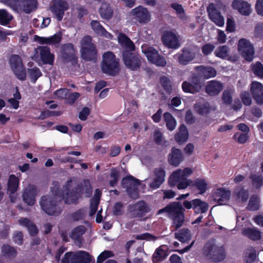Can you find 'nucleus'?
Returning a JSON list of instances; mask_svg holds the SVG:
<instances>
[{
    "instance_id": "nucleus-24",
    "label": "nucleus",
    "mask_w": 263,
    "mask_h": 263,
    "mask_svg": "<svg viewBox=\"0 0 263 263\" xmlns=\"http://www.w3.org/2000/svg\"><path fill=\"white\" fill-rule=\"evenodd\" d=\"M251 91L254 100L259 104H263V86L256 81H254L251 84Z\"/></svg>"
},
{
    "instance_id": "nucleus-54",
    "label": "nucleus",
    "mask_w": 263,
    "mask_h": 263,
    "mask_svg": "<svg viewBox=\"0 0 263 263\" xmlns=\"http://www.w3.org/2000/svg\"><path fill=\"white\" fill-rule=\"evenodd\" d=\"M254 73L258 77L263 78V65L258 62L251 65Z\"/></svg>"
},
{
    "instance_id": "nucleus-14",
    "label": "nucleus",
    "mask_w": 263,
    "mask_h": 263,
    "mask_svg": "<svg viewBox=\"0 0 263 263\" xmlns=\"http://www.w3.org/2000/svg\"><path fill=\"white\" fill-rule=\"evenodd\" d=\"M238 48L243 57L250 62L254 58V49L253 45L249 40L245 39L239 40L238 43Z\"/></svg>"
},
{
    "instance_id": "nucleus-49",
    "label": "nucleus",
    "mask_w": 263,
    "mask_h": 263,
    "mask_svg": "<svg viewBox=\"0 0 263 263\" xmlns=\"http://www.w3.org/2000/svg\"><path fill=\"white\" fill-rule=\"evenodd\" d=\"M101 16H111L112 10L111 7L106 3H103L100 8Z\"/></svg>"
},
{
    "instance_id": "nucleus-21",
    "label": "nucleus",
    "mask_w": 263,
    "mask_h": 263,
    "mask_svg": "<svg viewBox=\"0 0 263 263\" xmlns=\"http://www.w3.org/2000/svg\"><path fill=\"white\" fill-rule=\"evenodd\" d=\"M199 53L200 51L198 48L184 49L182 54L179 57V62L180 64L186 65L197 56H199Z\"/></svg>"
},
{
    "instance_id": "nucleus-45",
    "label": "nucleus",
    "mask_w": 263,
    "mask_h": 263,
    "mask_svg": "<svg viewBox=\"0 0 263 263\" xmlns=\"http://www.w3.org/2000/svg\"><path fill=\"white\" fill-rule=\"evenodd\" d=\"M131 14L134 16H148V12L146 8L139 6L133 9Z\"/></svg>"
},
{
    "instance_id": "nucleus-15",
    "label": "nucleus",
    "mask_w": 263,
    "mask_h": 263,
    "mask_svg": "<svg viewBox=\"0 0 263 263\" xmlns=\"http://www.w3.org/2000/svg\"><path fill=\"white\" fill-rule=\"evenodd\" d=\"M150 211V208L146 202L141 200L137 202L132 206L130 214L133 218H142Z\"/></svg>"
},
{
    "instance_id": "nucleus-4",
    "label": "nucleus",
    "mask_w": 263,
    "mask_h": 263,
    "mask_svg": "<svg viewBox=\"0 0 263 263\" xmlns=\"http://www.w3.org/2000/svg\"><path fill=\"white\" fill-rule=\"evenodd\" d=\"M101 68L103 73L111 77L119 74L121 70L119 59L111 51L106 52L103 54Z\"/></svg>"
},
{
    "instance_id": "nucleus-51",
    "label": "nucleus",
    "mask_w": 263,
    "mask_h": 263,
    "mask_svg": "<svg viewBox=\"0 0 263 263\" xmlns=\"http://www.w3.org/2000/svg\"><path fill=\"white\" fill-rule=\"evenodd\" d=\"M196 110L200 114H206L209 111V104L207 102L198 103L195 105Z\"/></svg>"
},
{
    "instance_id": "nucleus-40",
    "label": "nucleus",
    "mask_w": 263,
    "mask_h": 263,
    "mask_svg": "<svg viewBox=\"0 0 263 263\" xmlns=\"http://www.w3.org/2000/svg\"><path fill=\"white\" fill-rule=\"evenodd\" d=\"M234 197L238 202H246L248 198V192L241 188L236 189Z\"/></svg>"
},
{
    "instance_id": "nucleus-18",
    "label": "nucleus",
    "mask_w": 263,
    "mask_h": 263,
    "mask_svg": "<svg viewBox=\"0 0 263 263\" xmlns=\"http://www.w3.org/2000/svg\"><path fill=\"white\" fill-rule=\"evenodd\" d=\"M183 205L187 209L193 208L195 210V212L197 213L199 212L201 213H205L208 209V203L199 199H194L191 201L185 200Z\"/></svg>"
},
{
    "instance_id": "nucleus-3",
    "label": "nucleus",
    "mask_w": 263,
    "mask_h": 263,
    "mask_svg": "<svg viewBox=\"0 0 263 263\" xmlns=\"http://www.w3.org/2000/svg\"><path fill=\"white\" fill-rule=\"evenodd\" d=\"M62 199H58L57 197L50 195H43L40 201V205L42 210L48 215L58 216L63 211L61 205Z\"/></svg>"
},
{
    "instance_id": "nucleus-16",
    "label": "nucleus",
    "mask_w": 263,
    "mask_h": 263,
    "mask_svg": "<svg viewBox=\"0 0 263 263\" xmlns=\"http://www.w3.org/2000/svg\"><path fill=\"white\" fill-rule=\"evenodd\" d=\"M231 197L230 191L223 187L216 189L212 194V198L219 205H224Z\"/></svg>"
},
{
    "instance_id": "nucleus-7",
    "label": "nucleus",
    "mask_w": 263,
    "mask_h": 263,
    "mask_svg": "<svg viewBox=\"0 0 263 263\" xmlns=\"http://www.w3.org/2000/svg\"><path fill=\"white\" fill-rule=\"evenodd\" d=\"M80 52L81 58L85 61L95 62L97 58L96 46L92 43V38L86 35L81 40Z\"/></svg>"
},
{
    "instance_id": "nucleus-8",
    "label": "nucleus",
    "mask_w": 263,
    "mask_h": 263,
    "mask_svg": "<svg viewBox=\"0 0 263 263\" xmlns=\"http://www.w3.org/2000/svg\"><path fill=\"white\" fill-rule=\"evenodd\" d=\"M122 56L123 62L127 68L136 71L140 68L142 58L135 50H122Z\"/></svg>"
},
{
    "instance_id": "nucleus-59",
    "label": "nucleus",
    "mask_w": 263,
    "mask_h": 263,
    "mask_svg": "<svg viewBox=\"0 0 263 263\" xmlns=\"http://www.w3.org/2000/svg\"><path fill=\"white\" fill-rule=\"evenodd\" d=\"M84 185H83V190L82 191V193H83V191H85V193L86 194V197H90L92 193V188L91 185L89 182V181L87 179L85 180L84 181ZM82 194H81L82 195Z\"/></svg>"
},
{
    "instance_id": "nucleus-11",
    "label": "nucleus",
    "mask_w": 263,
    "mask_h": 263,
    "mask_svg": "<svg viewBox=\"0 0 263 263\" xmlns=\"http://www.w3.org/2000/svg\"><path fill=\"white\" fill-rule=\"evenodd\" d=\"M140 184V181L132 175L126 176L121 181L122 186L126 188L129 197L134 199L139 197L138 186Z\"/></svg>"
},
{
    "instance_id": "nucleus-6",
    "label": "nucleus",
    "mask_w": 263,
    "mask_h": 263,
    "mask_svg": "<svg viewBox=\"0 0 263 263\" xmlns=\"http://www.w3.org/2000/svg\"><path fill=\"white\" fill-rule=\"evenodd\" d=\"M165 212L168 213L173 219V226L176 229L181 227L184 221V209L179 202H172L165 206Z\"/></svg>"
},
{
    "instance_id": "nucleus-46",
    "label": "nucleus",
    "mask_w": 263,
    "mask_h": 263,
    "mask_svg": "<svg viewBox=\"0 0 263 263\" xmlns=\"http://www.w3.org/2000/svg\"><path fill=\"white\" fill-rule=\"evenodd\" d=\"M91 26L93 30L97 33L101 35H105V33H108L105 29L97 21H92L91 22Z\"/></svg>"
},
{
    "instance_id": "nucleus-62",
    "label": "nucleus",
    "mask_w": 263,
    "mask_h": 263,
    "mask_svg": "<svg viewBox=\"0 0 263 263\" xmlns=\"http://www.w3.org/2000/svg\"><path fill=\"white\" fill-rule=\"evenodd\" d=\"M60 114L59 112L54 111H50L49 110H46L42 111L39 117V119L44 120L47 118L51 117V116H59Z\"/></svg>"
},
{
    "instance_id": "nucleus-26",
    "label": "nucleus",
    "mask_w": 263,
    "mask_h": 263,
    "mask_svg": "<svg viewBox=\"0 0 263 263\" xmlns=\"http://www.w3.org/2000/svg\"><path fill=\"white\" fill-rule=\"evenodd\" d=\"M68 8V6L66 2L62 0H55L50 7V10L56 16H62Z\"/></svg>"
},
{
    "instance_id": "nucleus-57",
    "label": "nucleus",
    "mask_w": 263,
    "mask_h": 263,
    "mask_svg": "<svg viewBox=\"0 0 263 263\" xmlns=\"http://www.w3.org/2000/svg\"><path fill=\"white\" fill-rule=\"evenodd\" d=\"M233 92L232 89H226L222 93V100L226 104H230L232 102V95Z\"/></svg>"
},
{
    "instance_id": "nucleus-13",
    "label": "nucleus",
    "mask_w": 263,
    "mask_h": 263,
    "mask_svg": "<svg viewBox=\"0 0 263 263\" xmlns=\"http://www.w3.org/2000/svg\"><path fill=\"white\" fill-rule=\"evenodd\" d=\"M142 51L151 63L157 66H164V58L160 55L158 51L154 47L147 45H142Z\"/></svg>"
},
{
    "instance_id": "nucleus-55",
    "label": "nucleus",
    "mask_w": 263,
    "mask_h": 263,
    "mask_svg": "<svg viewBox=\"0 0 263 263\" xmlns=\"http://www.w3.org/2000/svg\"><path fill=\"white\" fill-rule=\"evenodd\" d=\"M194 185L200 191V194L204 193L207 189L208 184L204 179H197Z\"/></svg>"
},
{
    "instance_id": "nucleus-39",
    "label": "nucleus",
    "mask_w": 263,
    "mask_h": 263,
    "mask_svg": "<svg viewBox=\"0 0 263 263\" xmlns=\"http://www.w3.org/2000/svg\"><path fill=\"white\" fill-rule=\"evenodd\" d=\"M110 178L109 186L112 187L116 186L120 179V171L117 167H112L110 169Z\"/></svg>"
},
{
    "instance_id": "nucleus-41",
    "label": "nucleus",
    "mask_w": 263,
    "mask_h": 263,
    "mask_svg": "<svg viewBox=\"0 0 263 263\" xmlns=\"http://www.w3.org/2000/svg\"><path fill=\"white\" fill-rule=\"evenodd\" d=\"M86 229L85 226L80 225L76 227L71 232L70 237L75 240H78L85 233Z\"/></svg>"
},
{
    "instance_id": "nucleus-35",
    "label": "nucleus",
    "mask_w": 263,
    "mask_h": 263,
    "mask_svg": "<svg viewBox=\"0 0 263 263\" xmlns=\"http://www.w3.org/2000/svg\"><path fill=\"white\" fill-rule=\"evenodd\" d=\"M189 138V132L184 125H181L179 129L178 133L175 136L176 141L181 144L185 142Z\"/></svg>"
},
{
    "instance_id": "nucleus-38",
    "label": "nucleus",
    "mask_w": 263,
    "mask_h": 263,
    "mask_svg": "<svg viewBox=\"0 0 263 263\" xmlns=\"http://www.w3.org/2000/svg\"><path fill=\"white\" fill-rule=\"evenodd\" d=\"M2 252L7 258L13 259L17 256L15 249L8 245H4L2 247Z\"/></svg>"
},
{
    "instance_id": "nucleus-50",
    "label": "nucleus",
    "mask_w": 263,
    "mask_h": 263,
    "mask_svg": "<svg viewBox=\"0 0 263 263\" xmlns=\"http://www.w3.org/2000/svg\"><path fill=\"white\" fill-rule=\"evenodd\" d=\"M229 52V48L227 46H222L218 48L214 52L216 56L221 59L226 58Z\"/></svg>"
},
{
    "instance_id": "nucleus-44",
    "label": "nucleus",
    "mask_w": 263,
    "mask_h": 263,
    "mask_svg": "<svg viewBox=\"0 0 263 263\" xmlns=\"http://www.w3.org/2000/svg\"><path fill=\"white\" fill-rule=\"evenodd\" d=\"M164 245H161L155 251L153 255V261L154 263H158L163 260L164 257V250L163 249Z\"/></svg>"
},
{
    "instance_id": "nucleus-27",
    "label": "nucleus",
    "mask_w": 263,
    "mask_h": 263,
    "mask_svg": "<svg viewBox=\"0 0 263 263\" xmlns=\"http://www.w3.org/2000/svg\"><path fill=\"white\" fill-rule=\"evenodd\" d=\"M209 16H222V12L227 11V7L222 3H210L207 7Z\"/></svg>"
},
{
    "instance_id": "nucleus-30",
    "label": "nucleus",
    "mask_w": 263,
    "mask_h": 263,
    "mask_svg": "<svg viewBox=\"0 0 263 263\" xmlns=\"http://www.w3.org/2000/svg\"><path fill=\"white\" fill-rule=\"evenodd\" d=\"M155 177L150 186L153 189H157L164 180V170L162 168H156L154 171Z\"/></svg>"
},
{
    "instance_id": "nucleus-42",
    "label": "nucleus",
    "mask_w": 263,
    "mask_h": 263,
    "mask_svg": "<svg viewBox=\"0 0 263 263\" xmlns=\"http://www.w3.org/2000/svg\"><path fill=\"white\" fill-rule=\"evenodd\" d=\"M27 72L31 82L33 83H35L37 80L42 76L40 69L37 67H34L32 68H28L27 69Z\"/></svg>"
},
{
    "instance_id": "nucleus-61",
    "label": "nucleus",
    "mask_w": 263,
    "mask_h": 263,
    "mask_svg": "<svg viewBox=\"0 0 263 263\" xmlns=\"http://www.w3.org/2000/svg\"><path fill=\"white\" fill-rule=\"evenodd\" d=\"M135 238L137 240H146L147 241L155 240L156 237L149 233H145L139 235H136Z\"/></svg>"
},
{
    "instance_id": "nucleus-48",
    "label": "nucleus",
    "mask_w": 263,
    "mask_h": 263,
    "mask_svg": "<svg viewBox=\"0 0 263 263\" xmlns=\"http://www.w3.org/2000/svg\"><path fill=\"white\" fill-rule=\"evenodd\" d=\"M259 208V200L256 196H252L249 202L247 208L251 211L257 210Z\"/></svg>"
},
{
    "instance_id": "nucleus-47",
    "label": "nucleus",
    "mask_w": 263,
    "mask_h": 263,
    "mask_svg": "<svg viewBox=\"0 0 263 263\" xmlns=\"http://www.w3.org/2000/svg\"><path fill=\"white\" fill-rule=\"evenodd\" d=\"M100 194L96 198H92L90 200L89 215H94L97 211L98 205L100 202Z\"/></svg>"
},
{
    "instance_id": "nucleus-2",
    "label": "nucleus",
    "mask_w": 263,
    "mask_h": 263,
    "mask_svg": "<svg viewBox=\"0 0 263 263\" xmlns=\"http://www.w3.org/2000/svg\"><path fill=\"white\" fill-rule=\"evenodd\" d=\"M193 173V170L190 167H185L182 170L177 169L174 171L168 179V183L171 186L177 185L178 190H184L193 184V181L189 179Z\"/></svg>"
},
{
    "instance_id": "nucleus-52",
    "label": "nucleus",
    "mask_w": 263,
    "mask_h": 263,
    "mask_svg": "<svg viewBox=\"0 0 263 263\" xmlns=\"http://www.w3.org/2000/svg\"><path fill=\"white\" fill-rule=\"evenodd\" d=\"M165 122L168 129L170 130L174 129L176 125V122L174 118L170 113L165 112Z\"/></svg>"
},
{
    "instance_id": "nucleus-33",
    "label": "nucleus",
    "mask_w": 263,
    "mask_h": 263,
    "mask_svg": "<svg viewBox=\"0 0 263 263\" xmlns=\"http://www.w3.org/2000/svg\"><path fill=\"white\" fill-rule=\"evenodd\" d=\"M37 42L41 44L55 45L59 43L62 39L60 34H55L49 37L35 36Z\"/></svg>"
},
{
    "instance_id": "nucleus-5",
    "label": "nucleus",
    "mask_w": 263,
    "mask_h": 263,
    "mask_svg": "<svg viewBox=\"0 0 263 263\" xmlns=\"http://www.w3.org/2000/svg\"><path fill=\"white\" fill-rule=\"evenodd\" d=\"M204 255L209 259L219 262L225 258V251L222 246L216 244L215 240L209 241L203 248Z\"/></svg>"
},
{
    "instance_id": "nucleus-56",
    "label": "nucleus",
    "mask_w": 263,
    "mask_h": 263,
    "mask_svg": "<svg viewBox=\"0 0 263 263\" xmlns=\"http://www.w3.org/2000/svg\"><path fill=\"white\" fill-rule=\"evenodd\" d=\"M114 256V254L111 251H104L98 256L97 263H102L105 259Z\"/></svg>"
},
{
    "instance_id": "nucleus-36",
    "label": "nucleus",
    "mask_w": 263,
    "mask_h": 263,
    "mask_svg": "<svg viewBox=\"0 0 263 263\" xmlns=\"http://www.w3.org/2000/svg\"><path fill=\"white\" fill-rule=\"evenodd\" d=\"M242 234L253 240H259L261 237L260 231L256 228H245L242 231Z\"/></svg>"
},
{
    "instance_id": "nucleus-31",
    "label": "nucleus",
    "mask_w": 263,
    "mask_h": 263,
    "mask_svg": "<svg viewBox=\"0 0 263 263\" xmlns=\"http://www.w3.org/2000/svg\"><path fill=\"white\" fill-rule=\"evenodd\" d=\"M118 41L123 48V50H135V45L133 42L125 34L120 33Z\"/></svg>"
},
{
    "instance_id": "nucleus-28",
    "label": "nucleus",
    "mask_w": 263,
    "mask_h": 263,
    "mask_svg": "<svg viewBox=\"0 0 263 263\" xmlns=\"http://www.w3.org/2000/svg\"><path fill=\"white\" fill-rule=\"evenodd\" d=\"M36 195V187L33 186H29L25 189L23 193V199L24 201L28 205L32 206L35 203V199Z\"/></svg>"
},
{
    "instance_id": "nucleus-17",
    "label": "nucleus",
    "mask_w": 263,
    "mask_h": 263,
    "mask_svg": "<svg viewBox=\"0 0 263 263\" xmlns=\"http://www.w3.org/2000/svg\"><path fill=\"white\" fill-rule=\"evenodd\" d=\"M231 6L240 14L245 16L250 15L253 11L251 4L243 0H233Z\"/></svg>"
},
{
    "instance_id": "nucleus-64",
    "label": "nucleus",
    "mask_w": 263,
    "mask_h": 263,
    "mask_svg": "<svg viewBox=\"0 0 263 263\" xmlns=\"http://www.w3.org/2000/svg\"><path fill=\"white\" fill-rule=\"evenodd\" d=\"M71 219L74 221H79L84 218V213L82 209H79L70 215Z\"/></svg>"
},
{
    "instance_id": "nucleus-25",
    "label": "nucleus",
    "mask_w": 263,
    "mask_h": 263,
    "mask_svg": "<svg viewBox=\"0 0 263 263\" xmlns=\"http://www.w3.org/2000/svg\"><path fill=\"white\" fill-rule=\"evenodd\" d=\"M195 70L201 77L205 79L214 78L217 74L216 70L210 66H198L195 67Z\"/></svg>"
},
{
    "instance_id": "nucleus-43",
    "label": "nucleus",
    "mask_w": 263,
    "mask_h": 263,
    "mask_svg": "<svg viewBox=\"0 0 263 263\" xmlns=\"http://www.w3.org/2000/svg\"><path fill=\"white\" fill-rule=\"evenodd\" d=\"M22 0H1V2L11 8L14 11L20 12V5Z\"/></svg>"
},
{
    "instance_id": "nucleus-1",
    "label": "nucleus",
    "mask_w": 263,
    "mask_h": 263,
    "mask_svg": "<svg viewBox=\"0 0 263 263\" xmlns=\"http://www.w3.org/2000/svg\"><path fill=\"white\" fill-rule=\"evenodd\" d=\"M71 183V179L68 180L63 185V190H62L60 187L59 183L58 181H53L52 186L50 187L51 195L57 197L58 199H62V201L64 200L67 204H78L83 190V183H79L76 187L70 189Z\"/></svg>"
},
{
    "instance_id": "nucleus-10",
    "label": "nucleus",
    "mask_w": 263,
    "mask_h": 263,
    "mask_svg": "<svg viewBox=\"0 0 263 263\" xmlns=\"http://www.w3.org/2000/svg\"><path fill=\"white\" fill-rule=\"evenodd\" d=\"M9 62L16 78L20 81H25L26 79V70L21 57L17 54H12L9 58Z\"/></svg>"
},
{
    "instance_id": "nucleus-23",
    "label": "nucleus",
    "mask_w": 263,
    "mask_h": 263,
    "mask_svg": "<svg viewBox=\"0 0 263 263\" xmlns=\"http://www.w3.org/2000/svg\"><path fill=\"white\" fill-rule=\"evenodd\" d=\"M223 86L222 83L216 80L208 81L206 84L205 92L211 96L218 95L223 89Z\"/></svg>"
},
{
    "instance_id": "nucleus-34",
    "label": "nucleus",
    "mask_w": 263,
    "mask_h": 263,
    "mask_svg": "<svg viewBox=\"0 0 263 263\" xmlns=\"http://www.w3.org/2000/svg\"><path fill=\"white\" fill-rule=\"evenodd\" d=\"M19 179L14 175H10L7 184V191L10 194H14L18 187Z\"/></svg>"
},
{
    "instance_id": "nucleus-19",
    "label": "nucleus",
    "mask_w": 263,
    "mask_h": 263,
    "mask_svg": "<svg viewBox=\"0 0 263 263\" xmlns=\"http://www.w3.org/2000/svg\"><path fill=\"white\" fill-rule=\"evenodd\" d=\"M201 88V84L196 77L183 82L182 84L183 91L186 93H194L198 92Z\"/></svg>"
},
{
    "instance_id": "nucleus-9",
    "label": "nucleus",
    "mask_w": 263,
    "mask_h": 263,
    "mask_svg": "<svg viewBox=\"0 0 263 263\" xmlns=\"http://www.w3.org/2000/svg\"><path fill=\"white\" fill-rule=\"evenodd\" d=\"M91 256L86 251L66 252L61 260V263H90Z\"/></svg>"
},
{
    "instance_id": "nucleus-37",
    "label": "nucleus",
    "mask_w": 263,
    "mask_h": 263,
    "mask_svg": "<svg viewBox=\"0 0 263 263\" xmlns=\"http://www.w3.org/2000/svg\"><path fill=\"white\" fill-rule=\"evenodd\" d=\"M191 237L192 234L190 230L186 228L180 229L175 233V237L182 242L189 241Z\"/></svg>"
},
{
    "instance_id": "nucleus-20",
    "label": "nucleus",
    "mask_w": 263,
    "mask_h": 263,
    "mask_svg": "<svg viewBox=\"0 0 263 263\" xmlns=\"http://www.w3.org/2000/svg\"><path fill=\"white\" fill-rule=\"evenodd\" d=\"M179 37L174 30H165V47L176 49L180 46Z\"/></svg>"
},
{
    "instance_id": "nucleus-12",
    "label": "nucleus",
    "mask_w": 263,
    "mask_h": 263,
    "mask_svg": "<svg viewBox=\"0 0 263 263\" xmlns=\"http://www.w3.org/2000/svg\"><path fill=\"white\" fill-rule=\"evenodd\" d=\"M76 50L72 43L65 44L61 47V58L66 63H71L73 66L78 64Z\"/></svg>"
},
{
    "instance_id": "nucleus-60",
    "label": "nucleus",
    "mask_w": 263,
    "mask_h": 263,
    "mask_svg": "<svg viewBox=\"0 0 263 263\" xmlns=\"http://www.w3.org/2000/svg\"><path fill=\"white\" fill-rule=\"evenodd\" d=\"M80 97V94L79 92H74L70 93L66 96V103L69 105H72Z\"/></svg>"
},
{
    "instance_id": "nucleus-29",
    "label": "nucleus",
    "mask_w": 263,
    "mask_h": 263,
    "mask_svg": "<svg viewBox=\"0 0 263 263\" xmlns=\"http://www.w3.org/2000/svg\"><path fill=\"white\" fill-rule=\"evenodd\" d=\"M183 160L181 151L177 148H172V153L168 156L169 163L175 166H177Z\"/></svg>"
},
{
    "instance_id": "nucleus-63",
    "label": "nucleus",
    "mask_w": 263,
    "mask_h": 263,
    "mask_svg": "<svg viewBox=\"0 0 263 263\" xmlns=\"http://www.w3.org/2000/svg\"><path fill=\"white\" fill-rule=\"evenodd\" d=\"M252 183L256 187H260L263 183V177L260 175L255 174L252 176Z\"/></svg>"
},
{
    "instance_id": "nucleus-22",
    "label": "nucleus",
    "mask_w": 263,
    "mask_h": 263,
    "mask_svg": "<svg viewBox=\"0 0 263 263\" xmlns=\"http://www.w3.org/2000/svg\"><path fill=\"white\" fill-rule=\"evenodd\" d=\"M40 51V59L44 64L53 65L54 55L51 53L50 49L47 46H40L38 48Z\"/></svg>"
},
{
    "instance_id": "nucleus-53",
    "label": "nucleus",
    "mask_w": 263,
    "mask_h": 263,
    "mask_svg": "<svg viewBox=\"0 0 263 263\" xmlns=\"http://www.w3.org/2000/svg\"><path fill=\"white\" fill-rule=\"evenodd\" d=\"M246 260L247 262H251L255 260L256 257V250L253 247H250L245 252Z\"/></svg>"
},
{
    "instance_id": "nucleus-32",
    "label": "nucleus",
    "mask_w": 263,
    "mask_h": 263,
    "mask_svg": "<svg viewBox=\"0 0 263 263\" xmlns=\"http://www.w3.org/2000/svg\"><path fill=\"white\" fill-rule=\"evenodd\" d=\"M22 2L20 5V12L18 13L23 12L29 13L36 8L37 5L36 0H22Z\"/></svg>"
},
{
    "instance_id": "nucleus-58",
    "label": "nucleus",
    "mask_w": 263,
    "mask_h": 263,
    "mask_svg": "<svg viewBox=\"0 0 263 263\" xmlns=\"http://www.w3.org/2000/svg\"><path fill=\"white\" fill-rule=\"evenodd\" d=\"M123 204L121 202H116L112 208V213L115 216H120L123 214Z\"/></svg>"
}]
</instances>
